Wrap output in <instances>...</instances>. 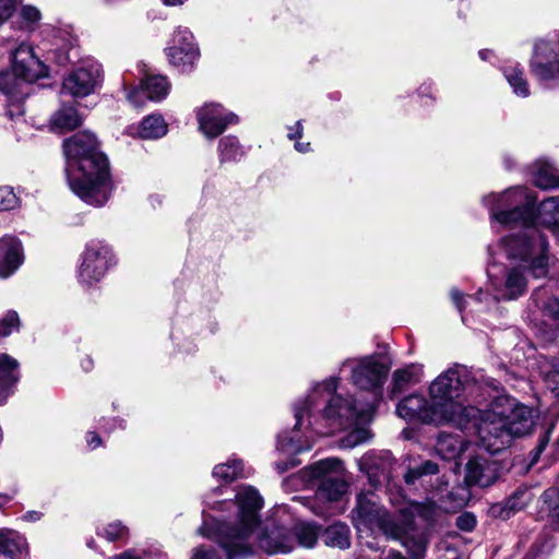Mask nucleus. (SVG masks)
<instances>
[{
  "label": "nucleus",
  "mask_w": 559,
  "mask_h": 559,
  "mask_svg": "<svg viewBox=\"0 0 559 559\" xmlns=\"http://www.w3.org/2000/svg\"><path fill=\"white\" fill-rule=\"evenodd\" d=\"M433 514L432 506L412 502L400 509L397 516H393L380 504L373 491L360 492L352 511L357 530H378L386 537L400 540L405 547H414L416 555L425 549L421 526L429 524Z\"/></svg>",
  "instance_id": "f257e3e1"
},
{
  "label": "nucleus",
  "mask_w": 559,
  "mask_h": 559,
  "mask_svg": "<svg viewBox=\"0 0 559 559\" xmlns=\"http://www.w3.org/2000/svg\"><path fill=\"white\" fill-rule=\"evenodd\" d=\"M70 189L85 203L104 205L112 185L107 157L98 151L94 134L80 132L63 143Z\"/></svg>",
  "instance_id": "f03ea898"
},
{
  "label": "nucleus",
  "mask_w": 559,
  "mask_h": 559,
  "mask_svg": "<svg viewBox=\"0 0 559 559\" xmlns=\"http://www.w3.org/2000/svg\"><path fill=\"white\" fill-rule=\"evenodd\" d=\"M338 384V378L332 377L323 383L318 384L309 396L300 404L295 406L296 425L290 431H285L277 437V450L286 454H297L310 450L312 443L299 429L302 418L317 406L318 397L323 395V400L329 397L328 405L323 411V417L329 421L333 429H345L353 426L358 420H365L373 412L374 407L368 404L364 407H357L353 402L344 400L342 395L334 394Z\"/></svg>",
  "instance_id": "7ed1b4c3"
},
{
  "label": "nucleus",
  "mask_w": 559,
  "mask_h": 559,
  "mask_svg": "<svg viewBox=\"0 0 559 559\" xmlns=\"http://www.w3.org/2000/svg\"><path fill=\"white\" fill-rule=\"evenodd\" d=\"M236 500L239 524L236 526L222 524L218 527L217 542L224 549L226 559L246 557L252 552L249 539L259 524L258 511L263 504L261 496L252 487H241ZM192 559H222V557L216 549L201 546L194 550Z\"/></svg>",
  "instance_id": "20e7f679"
},
{
  "label": "nucleus",
  "mask_w": 559,
  "mask_h": 559,
  "mask_svg": "<svg viewBox=\"0 0 559 559\" xmlns=\"http://www.w3.org/2000/svg\"><path fill=\"white\" fill-rule=\"evenodd\" d=\"M475 423L478 445L490 453H498L510 447L516 437H523L535 425L533 411L523 404H513L508 414L488 411L478 415Z\"/></svg>",
  "instance_id": "39448f33"
},
{
  "label": "nucleus",
  "mask_w": 559,
  "mask_h": 559,
  "mask_svg": "<svg viewBox=\"0 0 559 559\" xmlns=\"http://www.w3.org/2000/svg\"><path fill=\"white\" fill-rule=\"evenodd\" d=\"M473 383L466 367L454 366L442 372L429 388L430 399L439 408L447 409L452 417L462 419V423H450L460 429H465L468 424L478 419V408L455 401L469 390Z\"/></svg>",
  "instance_id": "423d86ee"
},
{
  "label": "nucleus",
  "mask_w": 559,
  "mask_h": 559,
  "mask_svg": "<svg viewBox=\"0 0 559 559\" xmlns=\"http://www.w3.org/2000/svg\"><path fill=\"white\" fill-rule=\"evenodd\" d=\"M532 223L511 226L520 230L502 238L500 247L511 264H528L532 275L539 278L548 272L547 241Z\"/></svg>",
  "instance_id": "0eeeda50"
},
{
  "label": "nucleus",
  "mask_w": 559,
  "mask_h": 559,
  "mask_svg": "<svg viewBox=\"0 0 559 559\" xmlns=\"http://www.w3.org/2000/svg\"><path fill=\"white\" fill-rule=\"evenodd\" d=\"M489 209L493 222L506 227L522 222H533L535 200L523 188L508 189L502 193H491L483 200Z\"/></svg>",
  "instance_id": "6e6552de"
},
{
  "label": "nucleus",
  "mask_w": 559,
  "mask_h": 559,
  "mask_svg": "<svg viewBox=\"0 0 559 559\" xmlns=\"http://www.w3.org/2000/svg\"><path fill=\"white\" fill-rule=\"evenodd\" d=\"M310 477L321 479L317 498L322 501H338L347 492L348 485L344 478L343 462L336 457L320 460L308 467Z\"/></svg>",
  "instance_id": "1a4fd4ad"
},
{
  "label": "nucleus",
  "mask_w": 559,
  "mask_h": 559,
  "mask_svg": "<svg viewBox=\"0 0 559 559\" xmlns=\"http://www.w3.org/2000/svg\"><path fill=\"white\" fill-rule=\"evenodd\" d=\"M350 368V381L360 390L370 391L374 397H381V388L386 380L389 366L379 355L357 359H346L342 369Z\"/></svg>",
  "instance_id": "9d476101"
},
{
  "label": "nucleus",
  "mask_w": 559,
  "mask_h": 559,
  "mask_svg": "<svg viewBox=\"0 0 559 559\" xmlns=\"http://www.w3.org/2000/svg\"><path fill=\"white\" fill-rule=\"evenodd\" d=\"M396 414L403 419L417 420L424 424L462 423V419L452 417L447 409L439 408L432 400L429 403L424 396L417 394L408 395L400 401L396 406Z\"/></svg>",
  "instance_id": "9b49d317"
},
{
  "label": "nucleus",
  "mask_w": 559,
  "mask_h": 559,
  "mask_svg": "<svg viewBox=\"0 0 559 559\" xmlns=\"http://www.w3.org/2000/svg\"><path fill=\"white\" fill-rule=\"evenodd\" d=\"M102 82V66L95 60L87 59L63 79L61 93L73 97H85L95 93Z\"/></svg>",
  "instance_id": "f8f14e48"
},
{
  "label": "nucleus",
  "mask_w": 559,
  "mask_h": 559,
  "mask_svg": "<svg viewBox=\"0 0 559 559\" xmlns=\"http://www.w3.org/2000/svg\"><path fill=\"white\" fill-rule=\"evenodd\" d=\"M532 300L539 311L534 319L537 332L545 341H554L559 332V299L545 289H537Z\"/></svg>",
  "instance_id": "ddd939ff"
},
{
  "label": "nucleus",
  "mask_w": 559,
  "mask_h": 559,
  "mask_svg": "<svg viewBox=\"0 0 559 559\" xmlns=\"http://www.w3.org/2000/svg\"><path fill=\"white\" fill-rule=\"evenodd\" d=\"M111 250L100 242H91L83 253L79 269V280L85 285H93L106 273L111 261Z\"/></svg>",
  "instance_id": "4468645a"
},
{
  "label": "nucleus",
  "mask_w": 559,
  "mask_h": 559,
  "mask_svg": "<svg viewBox=\"0 0 559 559\" xmlns=\"http://www.w3.org/2000/svg\"><path fill=\"white\" fill-rule=\"evenodd\" d=\"M532 73L543 82H559V43L538 41L531 62Z\"/></svg>",
  "instance_id": "2eb2a0df"
},
{
  "label": "nucleus",
  "mask_w": 559,
  "mask_h": 559,
  "mask_svg": "<svg viewBox=\"0 0 559 559\" xmlns=\"http://www.w3.org/2000/svg\"><path fill=\"white\" fill-rule=\"evenodd\" d=\"M197 117L200 131L210 139L222 134L228 124L238 122V117L235 114L214 103L201 107Z\"/></svg>",
  "instance_id": "dca6fc26"
},
{
  "label": "nucleus",
  "mask_w": 559,
  "mask_h": 559,
  "mask_svg": "<svg viewBox=\"0 0 559 559\" xmlns=\"http://www.w3.org/2000/svg\"><path fill=\"white\" fill-rule=\"evenodd\" d=\"M12 70L15 76L34 82L47 75V67L35 56L32 46L21 44L12 55Z\"/></svg>",
  "instance_id": "f3484780"
},
{
  "label": "nucleus",
  "mask_w": 559,
  "mask_h": 559,
  "mask_svg": "<svg viewBox=\"0 0 559 559\" xmlns=\"http://www.w3.org/2000/svg\"><path fill=\"white\" fill-rule=\"evenodd\" d=\"M499 478V464L483 456H475L466 464L465 480L471 485L489 487Z\"/></svg>",
  "instance_id": "a211bd4d"
},
{
  "label": "nucleus",
  "mask_w": 559,
  "mask_h": 559,
  "mask_svg": "<svg viewBox=\"0 0 559 559\" xmlns=\"http://www.w3.org/2000/svg\"><path fill=\"white\" fill-rule=\"evenodd\" d=\"M170 90V83L166 76L148 75L142 83L140 88H134L127 94L128 100L134 106L142 105V94H146V98L154 102L164 99Z\"/></svg>",
  "instance_id": "6ab92c4d"
},
{
  "label": "nucleus",
  "mask_w": 559,
  "mask_h": 559,
  "mask_svg": "<svg viewBox=\"0 0 559 559\" xmlns=\"http://www.w3.org/2000/svg\"><path fill=\"white\" fill-rule=\"evenodd\" d=\"M528 274H532L528 264H511L499 288L501 298L512 300L522 296L527 288Z\"/></svg>",
  "instance_id": "aec40b11"
},
{
  "label": "nucleus",
  "mask_w": 559,
  "mask_h": 559,
  "mask_svg": "<svg viewBox=\"0 0 559 559\" xmlns=\"http://www.w3.org/2000/svg\"><path fill=\"white\" fill-rule=\"evenodd\" d=\"M23 262L21 241L11 236L0 238V277H8L15 272Z\"/></svg>",
  "instance_id": "412c9836"
},
{
  "label": "nucleus",
  "mask_w": 559,
  "mask_h": 559,
  "mask_svg": "<svg viewBox=\"0 0 559 559\" xmlns=\"http://www.w3.org/2000/svg\"><path fill=\"white\" fill-rule=\"evenodd\" d=\"M389 454L377 455L376 453H367L359 460V468L368 475L369 481L377 487L382 480L389 477L390 472Z\"/></svg>",
  "instance_id": "4be33fe9"
},
{
  "label": "nucleus",
  "mask_w": 559,
  "mask_h": 559,
  "mask_svg": "<svg viewBox=\"0 0 559 559\" xmlns=\"http://www.w3.org/2000/svg\"><path fill=\"white\" fill-rule=\"evenodd\" d=\"M19 362L8 354H0V403H3L12 393L19 381Z\"/></svg>",
  "instance_id": "5701e85b"
},
{
  "label": "nucleus",
  "mask_w": 559,
  "mask_h": 559,
  "mask_svg": "<svg viewBox=\"0 0 559 559\" xmlns=\"http://www.w3.org/2000/svg\"><path fill=\"white\" fill-rule=\"evenodd\" d=\"M536 224L549 228L555 235L559 237L558 198H549L539 204L537 215L534 214L532 226H535Z\"/></svg>",
  "instance_id": "b1692460"
},
{
  "label": "nucleus",
  "mask_w": 559,
  "mask_h": 559,
  "mask_svg": "<svg viewBox=\"0 0 559 559\" xmlns=\"http://www.w3.org/2000/svg\"><path fill=\"white\" fill-rule=\"evenodd\" d=\"M421 366L408 365L405 368L397 369L392 374L390 397L404 392L409 385L416 384L420 380Z\"/></svg>",
  "instance_id": "393cba45"
},
{
  "label": "nucleus",
  "mask_w": 559,
  "mask_h": 559,
  "mask_svg": "<svg viewBox=\"0 0 559 559\" xmlns=\"http://www.w3.org/2000/svg\"><path fill=\"white\" fill-rule=\"evenodd\" d=\"M535 497L534 492L528 487H519L504 502L503 507L495 506L492 512L496 513L498 509L499 515L509 518L512 513L523 510Z\"/></svg>",
  "instance_id": "a878e982"
},
{
  "label": "nucleus",
  "mask_w": 559,
  "mask_h": 559,
  "mask_svg": "<svg viewBox=\"0 0 559 559\" xmlns=\"http://www.w3.org/2000/svg\"><path fill=\"white\" fill-rule=\"evenodd\" d=\"M25 539L14 531H0V559H21Z\"/></svg>",
  "instance_id": "bb28decb"
},
{
  "label": "nucleus",
  "mask_w": 559,
  "mask_h": 559,
  "mask_svg": "<svg viewBox=\"0 0 559 559\" xmlns=\"http://www.w3.org/2000/svg\"><path fill=\"white\" fill-rule=\"evenodd\" d=\"M165 51L170 64L183 73L193 70L200 56L198 48L167 47Z\"/></svg>",
  "instance_id": "cd10ccee"
},
{
  "label": "nucleus",
  "mask_w": 559,
  "mask_h": 559,
  "mask_svg": "<svg viewBox=\"0 0 559 559\" xmlns=\"http://www.w3.org/2000/svg\"><path fill=\"white\" fill-rule=\"evenodd\" d=\"M259 546L269 554H286L293 550V542L280 531L263 533L258 537Z\"/></svg>",
  "instance_id": "c85d7f7f"
},
{
  "label": "nucleus",
  "mask_w": 559,
  "mask_h": 559,
  "mask_svg": "<svg viewBox=\"0 0 559 559\" xmlns=\"http://www.w3.org/2000/svg\"><path fill=\"white\" fill-rule=\"evenodd\" d=\"M81 123L82 118L75 108L71 106L61 107L50 120L51 129L60 132L71 131L80 127Z\"/></svg>",
  "instance_id": "c756f323"
},
{
  "label": "nucleus",
  "mask_w": 559,
  "mask_h": 559,
  "mask_svg": "<svg viewBox=\"0 0 559 559\" xmlns=\"http://www.w3.org/2000/svg\"><path fill=\"white\" fill-rule=\"evenodd\" d=\"M138 133L142 139H158L167 133V124L162 116L151 115L141 121Z\"/></svg>",
  "instance_id": "7c9ffc66"
},
{
  "label": "nucleus",
  "mask_w": 559,
  "mask_h": 559,
  "mask_svg": "<svg viewBox=\"0 0 559 559\" xmlns=\"http://www.w3.org/2000/svg\"><path fill=\"white\" fill-rule=\"evenodd\" d=\"M325 545L331 547H338L341 549L348 548L350 545V533L347 525L343 523H335L329 526L323 535Z\"/></svg>",
  "instance_id": "2f4dec72"
},
{
  "label": "nucleus",
  "mask_w": 559,
  "mask_h": 559,
  "mask_svg": "<svg viewBox=\"0 0 559 559\" xmlns=\"http://www.w3.org/2000/svg\"><path fill=\"white\" fill-rule=\"evenodd\" d=\"M463 450L462 440L449 433H440L436 443V451L444 460L455 459Z\"/></svg>",
  "instance_id": "473e14b6"
},
{
  "label": "nucleus",
  "mask_w": 559,
  "mask_h": 559,
  "mask_svg": "<svg viewBox=\"0 0 559 559\" xmlns=\"http://www.w3.org/2000/svg\"><path fill=\"white\" fill-rule=\"evenodd\" d=\"M243 474V465L239 460H230L227 463L217 464L213 468V476L217 480H223L224 483H231L239 477H242Z\"/></svg>",
  "instance_id": "72a5a7b5"
},
{
  "label": "nucleus",
  "mask_w": 559,
  "mask_h": 559,
  "mask_svg": "<svg viewBox=\"0 0 559 559\" xmlns=\"http://www.w3.org/2000/svg\"><path fill=\"white\" fill-rule=\"evenodd\" d=\"M503 74L515 95L521 97H527L530 95L528 83L521 69L518 67H506Z\"/></svg>",
  "instance_id": "f704fd0d"
},
{
  "label": "nucleus",
  "mask_w": 559,
  "mask_h": 559,
  "mask_svg": "<svg viewBox=\"0 0 559 559\" xmlns=\"http://www.w3.org/2000/svg\"><path fill=\"white\" fill-rule=\"evenodd\" d=\"M540 513L559 521V490L550 487L539 498Z\"/></svg>",
  "instance_id": "c9c22d12"
},
{
  "label": "nucleus",
  "mask_w": 559,
  "mask_h": 559,
  "mask_svg": "<svg viewBox=\"0 0 559 559\" xmlns=\"http://www.w3.org/2000/svg\"><path fill=\"white\" fill-rule=\"evenodd\" d=\"M221 162L238 160L243 155V150L235 136H225L218 144Z\"/></svg>",
  "instance_id": "e433bc0d"
},
{
  "label": "nucleus",
  "mask_w": 559,
  "mask_h": 559,
  "mask_svg": "<svg viewBox=\"0 0 559 559\" xmlns=\"http://www.w3.org/2000/svg\"><path fill=\"white\" fill-rule=\"evenodd\" d=\"M534 182L542 189L559 188V170L550 165H543L535 171Z\"/></svg>",
  "instance_id": "4c0bfd02"
},
{
  "label": "nucleus",
  "mask_w": 559,
  "mask_h": 559,
  "mask_svg": "<svg viewBox=\"0 0 559 559\" xmlns=\"http://www.w3.org/2000/svg\"><path fill=\"white\" fill-rule=\"evenodd\" d=\"M294 534L300 546L311 548L318 540L319 528L313 524L299 523L296 524Z\"/></svg>",
  "instance_id": "58836bf2"
},
{
  "label": "nucleus",
  "mask_w": 559,
  "mask_h": 559,
  "mask_svg": "<svg viewBox=\"0 0 559 559\" xmlns=\"http://www.w3.org/2000/svg\"><path fill=\"white\" fill-rule=\"evenodd\" d=\"M19 20L22 29L33 32L41 20V12L35 5L24 4L19 11Z\"/></svg>",
  "instance_id": "ea45409f"
},
{
  "label": "nucleus",
  "mask_w": 559,
  "mask_h": 559,
  "mask_svg": "<svg viewBox=\"0 0 559 559\" xmlns=\"http://www.w3.org/2000/svg\"><path fill=\"white\" fill-rule=\"evenodd\" d=\"M439 472L438 464L432 461H425L420 464L409 467L404 475V479L407 484H415L416 480L427 475H435Z\"/></svg>",
  "instance_id": "a19ab883"
},
{
  "label": "nucleus",
  "mask_w": 559,
  "mask_h": 559,
  "mask_svg": "<svg viewBox=\"0 0 559 559\" xmlns=\"http://www.w3.org/2000/svg\"><path fill=\"white\" fill-rule=\"evenodd\" d=\"M168 47H177V48H197L193 41L192 33L185 27H178L171 37L170 44Z\"/></svg>",
  "instance_id": "79ce46f5"
},
{
  "label": "nucleus",
  "mask_w": 559,
  "mask_h": 559,
  "mask_svg": "<svg viewBox=\"0 0 559 559\" xmlns=\"http://www.w3.org/2000/svg\"><path fill=\"white\" fill-rule=\"evenodd\" d=\"M20 326V317L16 311L9 310L0 320V336L5 337Z\"/></svg>",
  "instance_id": "37998d69"
},
{
  "label": "nucleus",
  "mask_w": 559,
  "mask_h": 559,
  "mask_svg": "<svg viewBox=\"0 0 559 559\" xmlns=\"http://www.w3.org/2000/svg\"><path fill=\"white\" fill-rule=\"evenodd\" d=\"M19 198L11 187H0V211H10L17 206Z\"/></svg>",
  "instance_id": "c03bdc74"
},
{
  "label": "nucleus",
  "mask_w": 559,
  "mask_h": 559,
  "mask_svg": "<svg viewBox=\"0 0 559 559\" xmlns=\"http://www.w3.org/2000/svg\"><path fill=\"white\" fill-rule=\"evenodd\" d=\"M104 536L109 542H115L117 539H121L128 535V528L122 525L120 522L109 523L103 533H98Z\"/></svg>",
  "instance_id": "a18cd8bd"
},
{
  "label": "nucleus",
  "mask_w": 559,
  "mask_h": 559,
  "mask_svg": "<svg viewBox=\"0 0 559 559\" xmlns=\"http://www.w3.org/2000/svg\"><path fill=\"white\" fill-rule=\"evenodd\" d=\"M371 438V433L366 428H358L350 431L345 438L344 442L347 447H356L368 441Z\"/></svg>",
  "instance_id": "49530a36"
},
{
  "label": "nucleus",
  "mask_w": 559,
  "mask_h": 559,
  "mask_svg": "<svg viewBox=\"0 0 559 559\" xmlns=\"http://www.w3.org/2000/svg\"><path fill=\"white\" fill-rule=\"evenodd\" d=\"M24 103L22 98L9 96L7 104V115L11 119L20 118L24 115Z\"/></svg>",
  "instance_id": "de8ad7c7"
},
{
  "label": "nucleus",
  "mask_w": 559,
  "mask_h": 559,
  "mask_svg": "<svg viewBox=\"0 0 559 559\" xmlns=\"http://www.w3.org/2000/svg\"><path fill=\"white\" fill-rule=\"evenodd\" d=\"M20 0H0V24L12 16Z\"/></svg>",
  "instance_id": "09e8293b"
},
{
  "label": "nucleus",
  "mask_w": 559,
  "mask_h": 559,
  "mask_svg": "<svg viewBox=\"0 0 559 559\" xmlns=\"http://www.w3.org/2000/svg\"><path fill=\"white\" fill-rule=\"evenodd\" d=\"M476 525V519L471 513H463L456 519V526L465 532L472 531Z\"/></svg>",
  "instance_id": "8fccbe9b"
},
{
  "label": "nucleus",
  "mask_w": 559,
  "mask_h": 559,
  "mask_svg": "<svg viewBox=\"0 0 559 559\" xmlns=\"http://www.w3.org/2000/svg\"><path fill=\"white\" fill-rule=\"evenodd\" d=\"M546 381L548 388L559 394V364L547 374Z\"/></svg>",
  "instance_id": "3c124183"
},
{
  "label": "nucleus",
  "mask_w": 559,
  "mask_h": 559,
  "mask_svg": "<svg viewBox=\"0 0 559 559\" xmlns=\"http://www.w3.org/2000/svg\"><path fill=\"white\" fill-rule=\"evenodd\" d=\"M450 295L459 311H462L464 309V295L456 288L451 289Z\"/></svg>",
  "instance_id": "603ef678"
},
{
  "label": "nucleus",
  "mask_w": 559,
  "mask_h": 559,
  "mask_svg": "<svg viewBox=\"0 0 559 559\" xmlns=\"http://www.w3.org/2000/svg\"><path fill=\"white\" fill-rule=\"evenodd\" d=\"M109 559H143V558L134 549H128L119 555L110 557Z\"/></svg>",
  "instance_id": "864d4df0"
},
{
  "label": "nucleus",
  "mask_w": 559,
  "mask_h": 559,
  "mask_svg": "<svg viewBox=\"0 0 559 559\" xmlns=\"http://www.w3.org/2000/svg\"><path fill=\"white\" fill-rule=\"evenodd\" d=\"M86 441L92 449L97 448L102 443L99 436L95 432H88Z\"/></svg>",
  "instance_id": "5fc2aeb1"
},
{
  "label": "nucleus",
  "mask_w": 559,
  "mask_h": 559,
  "mask_svg": "<svg viewBox=\"0 0 559 559\" xmlns=\"http://www.w3.org/2000/svg\"><path fill=\"white\" fill-rule=\"evenodd\" d=\"M302 136V124H301V121H297L296 126H295V130L290 129L289 133H288V138L290 140H294L296 138H301Z\"/></svg>",
  "instance_id": "6e6d98bb"
},
{
  "label": "nucleus",
  "mask_w": 559,
  "mask_h": 559,
  "mask_svg": "<svg viewBox=\"0 0 559 559\" xmlns=\"http://www.w3.org/2000/svg\"><path fill=\"white\" fill-rule=\"evenodd\" d=\"M297 464L296 461H290L289 463H277L276 466H277V469L281 472V473H284L286 471H288L290 467L295 466Z\"/></svg>",
  "instance_id": "4d7b16f0"
},
{
  "label": "nucleus",
  "mask_w": 559,
  "mask_h": 559,
  "mask_svg": "<svg viewBox=\"0 0 559 559\" xmlns=\"http://www.w3.org/2000/svg\"><path fill=\"white\" fill-rule=\"evenodd\" d=\"M8 78H9V75L5 74V73H1L0 74V91H3V92L9 94L10 91L7 87Z\"/></svg>",
  "instance_id": "13d9d810"
},
{
  "label": "nucleus",
  "mask_w": 559,
  "mask_h": 559,
  "mask_svg": "<svg viewBox=\"0 0 559 559\" xmlns=\"http://www.w3.org/2000/svg\"><path fill=\"white\" fill-rule=\"evenodd\" d=\"M295 148L300 153H306L310 148V143L309 142H306V143L297 142V143H295Z\"/></svg>",
  "instance_id": "bf43d9fd"
},
{
  "label": "nucleus",
  "mask_w": 559,
  "mask_h": 559,
  "mask_svg": "<svg viewBox=\"0 0 559 559\" xmlns=\"http://www.w3.org/2000/svg\"><path fill=\"white\" fill-rule=\"evenodd\" d=\"M186 0H163V3L168 7L181 5Z\"/></svg>",
  "instance_id": "052dcab7"
},
{
  "label": "nucleus",
  "mask_w": 559,
  "mask_h": 559,
  "mask_svg": "<svg viewBox=\"0 0 559 559\" xmlns=\"http://www.w3.org/2000/svg\"><path fill=\"white\" fill-rule=\"evenodd\" d=\"M546 444H547V439H546V437H545V438L539 442L538 451H539V452H540V451H543V450L545 449Z\"/></svg>",
  "instance_id": "680f3d73"
},
{
  "label": "nucleus",
  "mask_w": 559,
  "mask_h": 559,
  "mask_svg": "<svg viewBox=\"0 0 559 559\" xmlns=\"http://www.w3.org/2000/svg\"><path fill=\"white\" fill-rule=\"evenodd\" d=\"M489 51L488 50H481L479 51V56L483 60H486L488 58Z\"/></svg>",
  "instance_id": "e2e57ef3"
},
{
  "label": "nucleus",
  "mask_w": 559,
  "mask_h": 559,
  "mask_svg": "<svg viewBox=\"0 0 559 559\" xmlns=\"http://www.w3.org/2000/svg\"><path fill=\"white\" fill-rule=\"evenodd\" d=\"M200 533H201V535H206V533L204 532V527L200 528Z\"/></svg>",
  "instance_id": "0e129e2a"
},
{
  "label": "nucleus",
  "mask_w": 559,
  "mask_h": 559,
  "mask_svg": "<svg viewBox=\"0 0 559 559\" xmlns=\"http://www.w3.org/2000/svg\"><path fill=\"white\" fill-rule=\"evenodd\" d=\"M3 503V497L0 496V507L2 506Z\"/></svg>",
  "instance_id": "69168bd1"
},
{
  "label": "nucleus",
  "mask_w": 559,
  "mask_h": 559,
  "mask_svg": "<svg viewBox=\"0 0 559 559\" xmlns=\"http://www.w3.org/2000/svg\"><path fill=\"white\" fill-rule=\"evenodd\" d=\"M92 365V360H88V362H85V366Z\"/></svg>",
  "instance_id": "338daca9"
},
{
  "label": "nucleus",
  "mask_w": 559,
  "mask_h": 559,
  "mask_svg": "<svg viewBox=\"0 0 559 559\" xmlns=\"http://www.w3.org/2000/svg\"><path fill=\"white\" fill-rule=\"evenodd\" d=\"M92 365V360H88V362H85V366Z\"/></svg>",
  "instance_id": "774afa93"
}]
</instances>
